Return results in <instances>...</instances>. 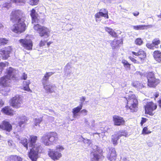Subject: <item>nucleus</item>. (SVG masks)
I'll return each instance as SVG.
<instances>
[{
  "label": "nucleus",
  "mask_w": 161,
  "mask_h": 161,
  "mask_svg": "<svg viewBox=\"0 0 161 161\" xmlns=\"http://www.w3.org/2000/svg\"><path fill=\"white\" fill-rule=\"evenodd\" d=\"M121 42L122 41L120 40H114L111 43V46L113 49H115L119 46Z\"/></svg>",
  "instance_id": "a878e982"
},
{
  "label": "nucleus",
  "mask_w": 161,
  "mask_h": 161,
  "mask_svg": "<svg viewBox=\"0 0 161 161\" xmlns=\"http://www.w3.org/2000/svg\"><path fill=\"white\" fill-rule=\"evenodd\" d=\"M3 102L1 100H0V107L2 106L3 104Z\"/></svg>",
  "instance_id": "69168bd1"
},
{
  "label": "nucleus",
  "mask_w": 161,
  "mask_h": 161,
  "mask_svg": "<svg viewBox=\"0 0 161 161\" xmlns=\"http://www.w3.org/2000/svg\"><path fill=\"white\" fill-rule=\"evenodd\" d=\"M7 2H5L2 5V8H9L11 6V2L12 0H7Z\"/></svg>",
  "instance_id": "473e14b6"
},
{
  "label": "nucleus",
  "mask_w": 161,
  "mask_h": 161,
  "mask_svg": "<svg viewBox=\"0 0 161 161\" xmlns=\"http://www.w3.org/2000/svg\"><path fill=\"white\" fill-rule=\"evenodd\" d=\"M20 45L25 49L28 50H31L32 49L33 43L30 39H21L19 41Z\"/></svg>",
  "instance_id": "9b49d317"
},
{
  "label": "nucleus",
  "mask_w": 161,
  "mask_h": 161,
  "mask_svg": "<svg viewBox=\"0 0 161 161\" xmlns=\"http://www.w3.org/2000/svg\"><path fill=\"white\" fill-rule=\"evenodd\" d=\"M112 36L116 37L117 36V34L113 30L111 32L110 34Z\"/></svg>",
  "instance_id": "8fccbe9b"
},
{
  "label": "nucleus",
  "mask_w": 161,
  "mask_h": 161,
  "mask_svg": "<svg viewBox=\"0 0 161 161\" xmlns=\"http://www.w3.org/2000/svg\"><path fill=\"white\" fill-rule=\"evenodd\" d=\"M41 141L46 146L51 145V142L49 141L48 133H47L42 136L41 138Z\"/></svg>",
  "instance_id": "6ab92c4d"
},
{
  "label": "nucleus",
  "mask_w": 161,
  "mask_h": 161,
  "mask_svg": "<svg viewBox=\"0 0 161 161\" xmlns=\"http://www.w3.org/2000/svg\"><path fill=\"white\" fill-rule=\"evenodd\" d=\"M13 1L15 3H19L22 5L25 3L26 0H13Z\"/></svg>",
  "instance_id": "49530a36"
},
{
  "label": "nucleus",
  "mask_w": 161,
  "mask_h": 161,
  "mask_svg": "<svg viewBox=\"0 0 161 161\" xmlns=\"http://www.w3.org/2000/svg\"><path fill=\"white\" fill-rule=\"evenodd\" d=\"M39 0H29V3L30 4L32 5H37L38 4Z\"/></svg>",
  "instance_id": "c03bdc74"
},
{
  "label": "nucleus",
  "mask_w": 161,
  "mask_h": 161,
  "mask_svg": "<svg viewBox=\"0 0 161 161\" xmlns=\"http://www.w3.org/2000/svg\"><path fill=\"white\" fill-rule=\"evenodd\" d=\"M147 47L149 49L153 50L154 47L157 48L156 47H154L153 43H148L146 44Z\"/></svg>",
  "instance_id": "79ce46f5"
},
{
  "label": "nucleus",
  "mask_w": 161,
  "mask_h": 161,
  "mask_svg": "<svg viewBox=\"0 0 161 161\" xmlns=\"http://www.w3.org/2000/svg\"><path fill=\"white\" fill-rule=\"evenodd\" d=\"M129 58L133 62H134V63H137L138 61L137 62V61L136 60V59H135L134 58L131 57H129Z\"/></svg>",
  "instance_id": "4d7b16f0"
},
{
  "label": "nucleus",
  "mask_w": 161,
  "mask_h": 161,
  "mask_svg": "<svg viewBox=\"0 0 161 161\" xmlns=\"http://www.w3.org/2000/svg\"><path fill=\"white\" fill-rule=\"evenodd\" d=\"M142 133L144 134H147L149 133L147 131V127H145L143 129Z\"/></svg>",
  "instance_id": "09e8293b"
},
{
  "label": "nucleus",
  "mask_w": 161,
  "mask_h": 161,
  "mask_svg": "<svg viewBox=\"0 0 161 161\" xmlns=\"http://www.w3.org/2000/svg\"><path fill=\"white\" fill-rule=\"evenodd\" d=\"M8 63H3L2 62L0 63V66L1 68H3L6 66H8Z\"/></svg>",
  "instance_id": "de8ad7c7"
},
{
  "label": "nucleus",
  "mask_w": 161,
  "mask_h": 161,
  "mask_svg": "<svg viewBox=\"0 0 161 161\" xmlns=\"http://www.w3.org/2000/svg\"><path fill=\"white\" fill-rule=\"evenodd\" d=\"M116 132L119 138L122 136H125L126 137L128 135L127 133L125 130H122L120 131Z\"/></svg>",
  "instance_id": "7c9ffc66"
},
{
  "label": "nucleus",
  "mask_w": 161,
  "mask_h": 161,
  "mask_svg": "<svg viewBox=\"0 0 161 161\" xmlns=\"http://www.w3.org/2000/svg\"><path fill=\"white\" fill-rule=\"evenodd\" d=\"M71 68V65L70 64L68 63L67 64L64 69V71L65 73L69 72L68 70Z\"/></svg>",
  "instance_id": "a19ab883"
},
{
  "label": "nucleus",
  "mask_w": 161,
  "mask_h": 161,
  "mask_svg": "<svg viewBox=\"0 0 161 161\" xmlns=\"http://www.w3.org/2000/svg\"><path fill=\"white\" fill-rule=\"evenodd\" d=\"M33 28L39 34V36L44 38H47L49 36L50 31L47 28L42 26L38 24H35Z\"/></svg>",
  "instance_id": "423d86ee"
},
{
  "label": "nucleus",
  "mask_w": 161,
  "mask_h": 161,
  "mask_svg": "<svg viewBox=\"0 0 161 161\" xmlns=\"http://www.w3.org/2000/svg\"><path fill=\"white\" fill-rule=\"evenodd\" d=\"M148 86L151 87H155L159 82V80L155 78L154 73L152 72L148 73L147 76Z\"/></svg>",
  "instance_id": "6e6552de"
},
{
  "label": "nucleus",
  "mask_w": 161,
  "mask_h": 161,
  "mask_svg": "<svg viewBox=\"0 0 161 161\" xmlns=\"http://www.w3.org/2000/svg\"><path fill=\"white\" fill-rule=\"evenodd\" d=\"M12 50V48L10 46L5 47V49H1L0 54L3 59H7L9 57V53Z\"/></svg>",
  "instance_id": "2eb2a0df"
},
{
  "label": "nucleus",
  "mask_w": 161,
  "mask_h": 161,
  "mask_svg": "<svg viewBox=\"0 0 161 161\" xmlns=\"http://www.w3.org/2000/svg\"><path fill=\"white\" fill-rule=\"evenodd\" d=\"M80 113L84 115H86L87 114V111L86 110L84 109L81 111Z\"/></svg>",
  "instance_id": "603ef678"
},
{
  "label": "nucleus",
  "mask_w": 161,
  "mask_h": 161,
  "mask_svg": "<svg viewBox=\"0 0 161 161\" xmlns=\"http://www.w3.org/2000/svg\"><path fill=\"white\" fill-rule=\"evenodd\" d=\"M146 26L145 25H132L131 26L134 30H143L144 29L145 27Z\"/></svg>",
  "instance_id": "c756f323"
},
{
  "label": "nucleus",
  "mask_w": 161,
  "mask_h": 161,
  "mask_svg": "<svg viewBox=\"0 0 161 161\" xmlns=\"http://www.w3.org/2000/svg\"><path fill=\"white\" fill-rule=\"evenodd\" d=\"M94 122H95V121L93 120L92 121V126H94V125L93 124V123H94Z\"/></svg>",
  "instance_id": "774afa93"
},
{
  "label": "nucleus",
  "mask_w": 161,
  "mask_h": 161,
  "mask_svg": "<svg viewBox=\"0 0 161 161\" xmlns=\"http://www.w3.org/2000/svg\"><path fill=\"white\" fill-rule=\"evenodd\" d=\"M8 42V40L5 38H0V45H4Z\"/></svg>",
  "instance_id": "e433bc0d"
},
{
  "label": "nucleus",
  "mask_w": 161,
  "mask_h": 161,
  "mask_svg": "<svg viewBox=\"0 0 161 161\" xmlns=\"http://www.w3.org/2000/svg\"><path fill=\"white\" fill-rule=\"evenodd\" d=\"M159 107L161 108V100H159L158 101Z\"/></svg>",
  "instance_id": "0e129e2a"
},
{
  "label": "nucleus",
  "mask_w": 161,
  "mask_h": 161,
  "mask_svg": "<svg viewBox=\"0 0 161 161\" xmlns=\"http://www.w3.org/2000/svg\"><path fill=\"white\" fill-rule=\"evenodd\" d=\"M48 133V136L51 145L52 142L57 141L58 139V136L57 133L55 132H50Z\"/></svg>",
  "instance_id": "aec40b11"
},
{
  "label": "nucleus",
  "mask_w": 161,
  "mask_h": 161,
  "mask_svg": "<svg viewBox=\"0 0 161 161\" xmlns=\"http://www.w3.org/2000/svg\"><path fill=\"white\" fill-rule=\"evenodd\" d=\"M8 161H21L22 158L16 155H11L7 158Z\"/></svg>",
  "instance_id": "393cba45"
},
{
  "label": "nucleus",
  "mask_w": 161,
  "mask_h": 161,
  "mask_svg": "<svg viewBox=\"0 0 161 161\" xmlns=\"http://www.w3.org/2000/svg\"><path fill=\"white\" fill-rule=\"evenodd\" d=\"M152 43L154 47H156L160 43V41L158 38H155L152 41Z\"/></svg>",
  "instance_id": "4c0bfd02"
},
{
  "label": "nucleus",
  "mask_w": 161,
  "mask_h": 161,
  "mask_svg": "<svg viewBox=\"0 0 161 161\" xmlns=\"http://www.w3.org/2000/svg\"><path fill=\"white\" fill-rule=\"evenodd\" d=\"M116 153L114 148L111 147L109 149V151L108 153L107 157L110 161H114L116 158Z\"/></svg>",
  "instance_id": "dca6fc26"
},
{
  "label": "nucleus",
  "mask_w": 161,
  "mask_h": 161,
  "mask_svg": "<svg viewBox=\"0 0 161 161\" xmlns=\"http://www.w3.org/2000/svg\"><path fill=\"white\" fill-rule=\"evenodd\" d=\"M31 16L32 18V23L34 22L43 23L44 22V20L43 19H40V17L38 16L35 10L34 9H33L31 10Z\"/></svg>",
  "instance_id": "4468645a"
},
{
  "label": "nucleus",
  "mask_w": 161,
  "mask_h": 161,
  "mask_svg": "<svg viewBox=\"0 0 161 161\" xmlns=\"http://www.w3.org/2000/svg\"><path fill=\"white\" fill-rule=\"evenodd\" d=\"M53 74V73L52 72H47L42 78V83L43 88L46 93H50L55 92L56 88L55 85L52 83L48 84L47 83L49 77Z\"/></svg>",
  "instance_id": "7ed1b4c3"
},
{
  "label": "nucleus",
  "mask_w": 161,
  "mask_h": 161,
  "mask_svg": "<svg viewBox=\"0 0 161 161\" xmlns=\"http://www.w3.org/2000/svg\"><path fill=\"white\" fill-rule=\"evenodd\" d=\"M18 21L12 26V30L15 33H20L25 30L26 25L24 22L25 20L22 19Z\"/></svg>",
  "instance_id": "0eeeda50"
},
{
  "label": "nucleus",
  "mask_w": 161,
  "mask_h": 161,
  "mask_svg": "<svg viewBox=\"0 0 161 161\" xmlns=\"http://www.w3.org/2000/svg\"><path fill=\"white\" fill-rule=\"evenodd\" d=\"M42 120V118L41 117L35 118L34 119L35 125V126H37L38 125L39 126V124Z\"/></svg>",
  "instance_id": "c9c22d12"
},
{
  "label": "nucleus",
  "mask_w": 161,
  "mask_h": 161,
  "mask_svg": "<svg viewBox=\"0 0 161 161\" xmlns=\"http://www.w3.org/2000/svg\"><path fill=\"white\" fill-rule=\"evenodd\" d=\"M132 53L134 55L136 56L142 55L145 56V54H146L142 50H140L137 53L132 52Z\"/></svg>",
  "instance_id": "72a5a7b5"
},
{
  "label": "nucleus",
  "mask_w": 161,
  "mask_h": 161,
  "mask_svg": "<svg viewBox=\"0 0 161 161\" xmlns=\"http://www.w3.org/2000/svg\"><path fill=\"white\" fill-rule=\"evenodd\" d=\"M82 106L81 105L73 109L72 112L74 118H77L78 116H79L78 113L82 109Z\"/></svg>",
  "instance_id": "b1692460"
},
{
  "label": "nucleus",
  "mask_w": 161,
  "mask_h": 161,
  "mask_svg": "<svg viewBox=\"0 0 161 161\" xmlns=\"http://www.w3.org/2000/svg\"><path fill=\"white\" fill-rule=\"evenodd\" d=\"M29 147H32L28 153V156L32 161H36L38 158V153H41L42 148L40 144H35L37 137L33 136H30L29 138Z\"/></svg>",
  "instance_id": "f257e3e1"
},
{
  "label": "nucleus",
  "mask_w": 161,
  "mask_h": 161,
  "mask_svg": "<svg viewBox=\"0 0 161 161\" xmlns=\"http://www.w3.org/2000/svg\"><path fill=\"white\" fill-rule=\"evenodd\" d=\"M143 43V41L141 38H137L135 41V43L138 45H141Z\"/></svg>",
  "instance_id": "ea45409f"
},
{
  "label": "nucleus",
  "mask_w": 161,
  "mask_h": 161,
  "mask_svg": "<svg viewBox=\"0 0 161 161\" xmlns=\"http://www.w3.org/2000/svg\"><path fill=\"white\" fill-rule=\"evenodd\" d=\"M123 161H129L128 160L127 158H123Z\"/></svg>",
  "instance_id": "338daca9"
},
{
  "label": "nucleus",
  "mask_w": 161,
  "mask_h": 161,
  "mask_svg": "<svg viewBox=\"0 0 161 161\" xmlns=\"http://www.w3.org/2000/svg\"><path fill=\"white\" fill-rule=\"evenodd\" d=\"M7 74L0 79V84L3 86H9L11 81L18 79V71L10 67L7 69Z\"/></svg>",
  "instance_id": "f03ea898"
},
{
  "label": "nucleus",
  "mask_w": 161,
  "mask_h": 161,
  "mask_svg": "<svg viewBox=\"0 0 161 161\" xmlns=\"http://www.w3.org/2000/svg\"><path fill=\"white\" fill-rule=\"evenodd\" d=\"M122 63L123 64L124 67L127 70L130 69V64L126 60H123L122 61Z\"/></svg>",
  "instance_id": "2f4dec72"
},
{
  "label": "nucleus",
  "mask_w": 161,
  "mask_h": 161,
  "mask_svg": "<svg viewBox=\"0 0 161 161\" xmlns=\"http://www.w3.org/2000/svg\"><path fill=\"white\" fill-rule=\"evenodd\" d=\"M22 103L21 97L19 95H16L10 100V104L14 108H19Z\"/></svg>",
  "instance_id": "ddd939ff"
},
{
  "label": "nucleus",
  "mask_w": 161,
  "mask_h": 161,
  "mask_svg": "<svg viewBox=\"0 0 161 161\" xmlns=\"http://www.w3.org/2000/svg\"><path fill=\"white\" fill-rule=\"evenodd\" d=\"M8 144L9 146L11 147L14 148L15 146L12 140H9L8 141Z\"/></svg>",
  "instance_id": "a18cd8bd"
},
{
  "label": "nucleus",
  "mask_w": 161,
  "mask_h": 161,
  "mask_svg": "<svg viewBox=\"0 0 161 161\" xmlns=\"http://www.w3.org/2000/svg\"><path fill=\"white\" fill-rule=\"evenodd\" d=\"M27 78V75L26 74H25V73H24L22 76L21 77V78L22 79H23L24 80H25Z\"/></svg>",
  "instance_id": "864d4df0"
},
{
  "label": "nucleus",
  "mask_w": 161,
  "mask_h": 161,
  "mask_svg": "<svg viewBox=\"0 0 161 161\" xmlns=\"http://www.w3.org/2000/svg\"><path fill=\"white\" fill-rule=\"evenodd\" d=\"M146 120H147V119L146 118H142L141 122V123L142 125V124L145 123L146 121Z\"/></svg>",
  "instance_id": "13d9d810"
},
{
  "label": "nucleus",
  "mask_w": 161,
  "mask_h": 161,
  "mask_svg": "<svg viewBox=\"0 0 161 161\" xmlns=\"http://www.w3.org/2000/svg\"><path fill=\"white\" fill-rule=\"evenodd\" d=\"M139 14V12H136L135 13H133V14L135 16H138Z\"/></svg>",
  "instance_id": "e2e57ef3"
},
{
  "label": "nucleus",
  "mask_w": 161,
  "mask_h": 161,
  "mask_svg": "<svg viewBox=\"0 0 161 161\" xmlns=\"http://www.w3.org/2000/svg\"><path fill=\"white\" fill-rule=\"evenodd\" d=\"M46 42L45 41L41 40L39 43V45L41 47L45 45Z\"/></svg>",
  "instance_id": "5fc2aeb1"
},
{
  "label": "nucleus",
  "mask_w": 161,
  "mask_h": 161,
  "mask_svg": "<svg viewBox=\"0 0 161 161\" xmlns=\"http://www.w3.org/2000/svg\"><path fill=\"white\" fill-rule=\"evenodd\" d=\"M0 128L6 130L8 131H10L12 130V126L8 122L4 121L0 125Z\"/></svg>",
  "instance_id": "a211bd4d"
},
{
  "label": "nucleus",
  "mask_w": 161,
  "mask_h": 161,
  "mask_svg": "<svg viewBox=\"0 0 161 161\" xmlns=\"http://www.w3.org/2000/svg\"><path fill=\"white\" fill-rule=\"evenodd\" d=\"M64 149V148L61 145H58L56 147L55 150L49 149L48 151L49 156L54 160L59 159L62 157V154L60 152Z\"/></svg>",
  "instance_id": "39448f33"
},
{
  "label": "nucleus",
  "mask_w": 161,
  "mask_h": 161,
  "mask_svg": "<svg viewBox=\"0 0 161 161\" xmlns=\"http://www.w3.org/2000/svg\"><path fill=\"white\" fill-rule=\"evenodd\" d=\"M132 85L134 87L139 89H141L144 87L142 84H141L138 81L133 82Z\"/></svg>",
  "instance_id": "cd10ccee"
},
{
  "label": "nucleus",
  "mask_w": 161,
  "mask_h": 161,
  "mask_svg": "<svg viewBox=\"0 0 161 161\" xmlns=\"http://www.w3.org/2000/svg\"><path fill=\"white\" fill-rule=\"evenodd\" d=\"M139 56V58H140L141 60L145 58V57H146V54H145L144 56H143L142 55L141 56Z\"/></svg>",
  "instance_id": "680f3d73"
},
{
  "label": "nucleus",
  "mask_w": 161,
  "mask_h": 161,
  "mask_svg": "<svg viewBox=\"0 0 161 161\" xmlns=\"http://www.w3.org/2000/svg\"><path fill=\"white\" fill-rule=\"evenodd\" d=\"M153 57L155 60L158 62H161V52L159 51H155L153 52Z\"/></svg>",
  "instance_id": "5701e85b"
},
{
  "label": "nucleus",
  "mask_w": 161,
  "mask_h": 161,
  "mask_svg": "<svg viewBox=\"0 0 161 161\" xmlns=\"http://www.w3.org/2000/svg\"><path fill=\"white\" fill-rule=\"evenodd\" d=\"M22 19L25 20L24 15L21 10H14L12 12L10 15V19L13 22L18 21Z\"/></svg>",
  "instance_id": "1a4fd4ad"
},
{
  "label": "nucleus",
  "mask_w": 161,
  "mask_h": 161,
  "mask_svg": "<svg viewBox=\"0 0 161 161\" xmlns=\"http://www.w3.org/2000/svg\"><path fill=\"white\" fill-rule=\"evenodd\" d=\"M2 111L4 114L9 115H13V110L10 107L7 106L2 108Z\"/></svg>",
  "instance_id": "4be33fe9"
},
{
  "label": "nucleus",
  "mask_w": 161,
  "mask_h": 161,
  "mask_svg": "<svg viewBox=\"0 0 161 161\" xmlns=\"http://www.w3.org/2000/svg\"><path fill=\"white\" fill-rule=\"evenodd\" d=\"M16 138L20 140L21 143L27 149L28 148V142L27 139L26 138H22L21 139L19 136H17Z\"/></svg>",
  "instance_id": "bb28decb"
},
{
  "label": "nucleus",
  "mask_w": 161,
  "mask_h": 161,
  "mask_svg": "<svg viewBox=\"0 0 161 161\" xmlns=\"http://www.w3.org/2000/svg\"><path fill=\"white\" fill-rule=\"evenodd\" d=\"M105 30L106 31L108 32L109 34H110L111 32L113 30V29L108 27H105Z\"/></svg>",
  "instance_id": "6e6d98bb"
},
{
  "label": "nucleus",
  "mask_w": 161,
  "mask_h": 161,
  "mask_svg": "<svg viewBox=\"0 0 161 161\" xmlns=\"http://www.w3.org/2000/svg\"><path fill=\"white\" fill-rule=\"evenodd\" d=\"M116 132H115L112 136V141L114 145L117 144V141L119 138Z\"/></svg>",
  "instance_id": "c85d7f7f"
},
{
  "label": "nucleus",
  "mask_w": 161,
  "mask_h": 161,
  "mask_svg": "<svg viewBox=\"0 0 161 161\" xmlns=\"http://www.w3.org/2000/svg\"><path fill=\"white\" fill-rule=\"evenodd\" d=\"M101 12H103V14H104V17L107 19L108 18V11L106 9L103 8L100 10Z\"/></svg>",
  "instance_id": "58836bf2"
},
{
  "label": "nucleus",
  "mask_w": 161,
  "mask_h": 161,
  "mask_svg": "<svg viewBox=\"0 0 161 161\" xmlns=\"http://www.w3.org/2000/svg\"><path fill=\"white\" fill-rule=\"evenodd\" d=\"M93 151L91 153V161H97L102 159L103 157L99 153L98 147L95 146L93 148Z\"/></svg>",
  "instance_id": "9d476101"
},
{
  "label": "nucleus",
  "mask_w": 161,
  "mask_h": 161,
  "mask_svg": "<svg viewBox=\"0 0 161 161\" xmlns=\"http://www.w3.org/2000/svg\"><path fill=\"white\" fill-rule=\"evenodd\" d=\"M83 142L85 143H87L88 145H90L91 143L90 141L89 140L84 139L83 140Z\"/></svg>",
  "instance_id": "bf43d9fd"
},
{
  "label": "nucleus",
  "mask_w": 161,
  "mask_h": 161,
  "mask_svg": "<svg viewBox=\"0 0 161 161\" xmlns=\"http://www.w3.org/2000/svg\"><path fill=\"white\" fill-rule=\"evenodd\" d=\"M95 16L96 18H99L101 16L104 17V14H103V12H100L96 14L95 15Z\"/></svg>",
  "instance_id": "37998d69"
},
{
  "label": "nucleus",
  "mask_w": 161,
  "mask_h": 161,
  "mask_svg": "<svg viewBox=\"0 0 161 161\" xmlns=\"http://www.w3.org/2000/svg\"><path fill=\"white\" fill-rule=\"evenodd\" d=\"M157 107V105L153 102L147 103L145 106L146 114L153 115L154 114L153 112L156 109Z\"/></svg>",
  "instance_id": "f8f14e48"
},
{
  "label": "nucleus",
  "mask_w": 161,
  "mask_h": 161,
  "mask_svg": "<svg viewBox=\"0 0 161 161\" xmlns=\"http://www.w3.org/2000/svg\"><path fill=\"white\" fill-rule=\"evenodd\" d=\"M113 118L114 124L115 125H123L125 123V121L123 118L121 117L114 116Z\"/></svg>",
  "instance_id": "f3484780"
},
{
  "label": "nucleus",
  "mask_w": 161,
  "mask_h": 161,
  "mask_svg": "<svg viewBox=\"0 0 161 161\" xmlns=\"http://www.w3.org/2000/svg\"><path fill=\"white\" fill-rule=\"evenodd\" d=\"M126 100L127 102L125 108L128 112H136L137 111L138 101L136 96L134 94L131 95L129 96L128 98H126Z\"/></svg>",
  "instance_id": "20e7f679"
},
{
  "label": "nucleus",
  "mask_w": 161,
  "mask_h": 161,
  "mask_svg": "<svg viewBox=\"0 0 161 161\" xmlns=\"http://www.w3.org/2000/svg\"><path fill=\"white\" fill-rule=\"evenodd\" d=\"M46 112L49 114H52L53 113V112L52 110L49 109L48 111H46Z\"/></svg>",
  "instance_id": "052dcab7"
},
{
  "label": "nucleus",
  "mask_w": 161,
  "mask_h": 161,
  "mask_svg": "<svg viewBox=\"0 0 161 161\" xmlns=\"http://www.w3.org/2000/svg\"><path fill=\"white\" fill-rule=\"evenodd\" d=\"M86 99V97H82L80 99V101L81 103L80 105H82L83 106V103L85 101Z\"/></svg>",
  "instance_id": "3c124183"
},
{
  "label": "nucleus",
  "mask_w": 161,
  "mask_h": 161,
  "mask_svg": "<svg viewBox=\"0 0 161 161\" xmlns=\"http://www.w3.org/2000/svg\"><path fill=\"white\" fill-rule=\"evenodd\" d=\"M30 83V81L29 80H27L24 83V85L25 86L24 87V89L25 90L29 91L30 89L29 87V85Z\"/></svg>",
  "instance_id": "f704fd0d"
},
{
  "label": "nucleus",
  "mask_w": 161,
  "mask_h": 161,
  "mask_svg": "<svg viewBox=\"0 0 161 161\" xmlns=\"http://www.w3.org/2000/svg\"><path fill=\"white\" fill-rule=\"evenodd\" d=\"M20 120L19 122V126L20 127H24L25 124L28 120L27 118L25 116H22L19 117Z\"/></svg>",
  "instance_id": "412c9836"
}]
</instances>
